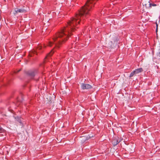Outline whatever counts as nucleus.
Returning a JSON list of instances; mask_svg holds the SVG:
<instances>
[{
	"mask_svg": "<svg viewBox=\"0 0 160 160\" xmlns=\"http://www.w3.org/2000/svg\"><path fill=\"white\" fill-rule=\"evenodd\" d=\"M122 138L118 137L114 138L112 141V144L114 146L117 145L122 140Z\"/></svg>",
	"mask_w": 160,
	"mask_h": 160,
	"instance_id": "obj_1",
	"label": "nucleus"
},
{
	"mask_svg": "<svg viewBox=\"0 0 160 160\" xmlns=\"http://www.w3.org/2000/svg\"><path fill=\"white\" fill-rule=\"evenodd\" d=\"M81 87L83 89H89L92 88V86L89 84H86L83 83L81 84Z\"/></svg>",
	"mask_w": 160,
	"mask_h": 160,
	"instance_id": "obj_2",
	"label": "nucleus"
},
{
	"mask_svg": "<svg viewBox=\"0 0 160 160\" xmlns=\"http://www.w3.org/2000/svg\"><path fill=\"white\" fill-rule=\"evenodd\" d=\"M26 10L24 8L18 9V8H15L14 13V15H16L18 13H25L26 12Z\"/></svg>",
	"mask_w": 160,
	"mask_h": 160,
	"instance_id": "obj_3",
	"label": "nucleus"
},
{
	"mask_svg": "<svg viewBox=\"0 0 160 160\" xmlns=\"http://www.w3.org/2000/svg\"><path fill=\"white\" fill-rule=\"evenodd\" d=\"M88 140V138L85 136H82L80 137V140L82 143L84 142L85 141Z\"/></svg>",
	"mask_w": 160,
	"mask_h": 160,
	"instance_id": "obj_4",
	"label": "nucleus"
},
{
	"mask_svg": "<svg viewBox=\"0 0 160 160\" xmlns=\"http://www.w3.org/2000/svg\"><path fill=\"white\" fill-rule=\"evenodd\" d=\"M136 74L140 72H141L143 71V69L142 68H140L137 69H136L134 70Z\"/></svg>",
	"mask_w": 160,
	"mask_h": 160,
	"instance_id": "obj_5",
	"label": "nucleus"
},
{
	"mask_svg": "<svg viewBox=\"0 0 160 160\" xmlns=\"http://www.w3.org/2000/svg\"><path fill=\"white\" fill-rule=\"evenodd\" d=\"M54 51H53V49H52L50 53L48 54L46 58H48V57L52 56L54 53Z\"/></svg>",
	"mask_w": 160,
	"mask_h": 160,
	"instance_id": "obj_6",
	"label": "nucleus"
},
{
	"mask_svg": "<svg viewBox=\"0 0 160 160\" xmlns=\"http://www.w3.org/2000/svg\"><path fill=\"white\" fill-rule=\"evenodd\" d=\"M15 119L17 121L19 122L20 123H21V118L20 117H15Z\"/></svg>",
	"mask_w": 160,
	"mask_h": 160,
	"instance_id": "obj_7",
	"label": "nucleus"
},
{
	"mask_svg": "<svg viewBox=\"0 0 160 160\" xmlns=\"http://www.w3.org/2000/svg\"><path fill=\"white\" fill-rule=\"evenodd\" d=\"M136 74L134 71H133L130 73V76H129V77L131 78Z\"/></svg>",
	"mask_w": 160,
	"mask_h": 160,
	"instance_id": "obj_8",
	"label": "nucleus"
},
{
	"mask_svg": "<svg viewBox=\"0 0 160 160\" xmlns=\"http://www.w3.org/2000/svg\"><path fill=\"white\" fill-rule=\"evenodd\" d=\"M28 74L32 77H33L35 75V73L33 72H29Z\"/></svg>",
	"mask_w": 160,
	"mask_h": 160,
	"instance_id": "obj_9",
	"label": "nucleus"
},
{
	"mask_svg": "<svg viewBox=\"0 0 160 160\" xmlns=\"http://www.w3.org/2000/svg\"><path fill=\"white\" fill-rule=\"evenodd\" d=\"M157 6V5L154 3H149V7L150 8H151L152 7H154L156 6Z\"/></svg>",
	"mask_w": 160,
	"mask_h": 160,
	"instance_id": "obj_10",
	"label": "nucleus"
},
{
	"mask_svg": "<svg viewBox=\"0 0 160 160\" xmlns=\"http://www.w3.org/2000/svg\"><path fill=\"white\" fill-rule=\"evenodd\" d=\"M4 130L1 127H0V133H2L4 132Z\"/></svg>",
	"mask_w": 160,
	"mask_h": 160,
	"instance_id": "obj_11",
	"label": "nucleus"
},
{
	"mask_svg": "<svg viewBox=\"0 0 160 160\" xmlns=\"http://www.w3.org/2000/svg\"><path fill=\"white\" fill-rule=\"evenodd\" d=\"M42 48V46L40 45H39L37 48V50H40Z\"/></svg>",
	"mask_w": 160,
	"mask_h": 160,
	"instance_id": "obj_12",
	"label": "nucleus"
},
{
	"mask_svg": "<svg viewBox=\"0 0 160 160\" xmlns=\"http://www.w3.org/2000/svg\"><path fill=\"white\" fill-rule=\"evenodd\" d=\"M156 27H157V28H156V31L157 32V31H158V25L157 23H156Z\"/></svg>",
	"mask_w": 160,
	"mask_h": 160,
	"instance_id": "obj_13",
	"label": "nucleus"
},
{
	"mask_svg": "<svg viewBox=\"0 0 160 160\" xmlns=\"http://www.w3.org/2000/svg\"><path fill=\"white\" fill-rule=\"evenodd\" d=\"M29 55H30L31 57H32V55H30V54H29Z\"/></svg>",
	"mask_w": 160,
	"mask_h": 160,
	"instance_id": "obj_14",
	"label": "nucleus"
},
{
	"mask_svg": "<svg viewBox=\"0 0 160 160\" xmlns=\"http://www.w3.org/2000/svg\"><path fill=\"white\" fill-rule=\"evenodd\" d=\"M43 46H44V47H46V46H45V45H44Z\"/></svg>",
	"mask_w": 160,
	"mask_h": 160,
	"instance_id": "obj_15",
	"label": "nucleus"
},
{
	"mask_svg": "<svg viewBox=\"0 0 160 160\" xmlns=\"http://www.w3.org/2000/svg\"><path fill=\"white\" fill-rule=\"evenodd\" d=\"M20 71V70H19L18 71V72H19Z\"/></svg>",
	"mask_w": 160,
	"mask_h": 160,
	"instance_id": "obj_16",
	"label": "nucleus"
}]
</instances>
